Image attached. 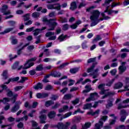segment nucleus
<instances>
[{
    "label": "nucleus",
    "instance_id": "4c0bfd02",
    "mask_svg": "<svg viewBox=\"0 0 129 129\" xmlns=\"http://www.w3.org/2000/svg\"><path fill=\"white\" fill-rule=\"evenodd\" d=\"M91 107H92V104L91 103H87L84 105V109H89V108H91Z\"/></svg>",
    "mask_w": 129,
    "mask_h": 129
},
{
    "label": "nucleus",
    "instance_id": "79ce46f5",
    "mask_svg": "<svg viewBox=\"0 0 129 129\" xmlns=\"http://www.w3.org/2000/svg\"><path fill=\"white\" fill-rule=\"evenodd\" d=\"M56 127L58 129H64V124L63 123H58L56 125Z\"/></svg>",
    "mask_w": 129,
    "mask_h": 129
},
{
    "label": "nucleus",
    "instance_id": "a18cd8bd",
    "mask_svg": "<svg viewBox=\"0 0 129 129\" xmlns=\"http://www.w3.org/2000/svg\"><path fill=\"white\" fill-rule=\"evenodd\" d=\"M69 29V25L68 24H65L62 25V29L63 31H67Z\"/></svg>",
    "mask_w": 129,
    "mask_h": 129
},
{
    "label": "nucleus",
    "instance_id": "e433bc0d",
    "mask_svg": "<svg viewBox=\"0 0 129 129\" xmlns=\"http://www.w3.org/2000/svg\"><path fill=\"white\" fill-rule=\"evenodd\" d=\"M79 70V68H76L74 69H71L70 70V72L72 74H75L77 72H78V71Z\"/></svg>",
    "mask_w": 129,
    "mask_h": 129
},
{
    "label": "nucleus",
    "instance_id": "c85d7f7f",
    "mask_svg": "<svg viewBox=\"0 0 129 129\" xmlns=\"http://www.w3.org/2000/svg\"><path fill=\"white\" fill-rule=\"evenodd\" d=\"M51 76L53 77H60L61 76V73L58 72H53L51 73Z\"/></svg>",
    "mask_w": 129,
    "mask_h": 129
},
{
    "label": "nucleus",
    "instance_id": "bb28decb",
    "mask_svg": "<svg viewBox=\"0 0 129 129\" xmlns=\"http://www.w3.org/2000/svg\"><path fill=\"white\" fill-rule=\"evenodd\" d=\"M16 37L12 36L10 37V39H12V43L13 45H17V44H18V39H15Z\"/></svg>",
    "mask_w": 129,
    "mask_h": 129
},
{
    "label": "nucleus",
    "instance_id": "de8ad7c7",
    "mask_svg": "<svg viewBox=\"0 0 129 129\" xmlns=\"http://www.w3.org/2000/svg\"><path fill=\"white\" fill-rule=\"evenodd\" d=\"M70 125H71V122H66L64 125V129H69V126H70Z\"/></svg>",
    "mask_w": 129,
    "mask_h": 129
},
{
    "label": "nucleus",
    "instance_id": "8fccbe9b",
    "mask_svg": "<svg viewBox=\"0 0 129 129\" xmlns=\"http://www.w3.org/2000/svg\"><path fill=\"white\" fill-rule=\"evenodd\" d=\"M8 92L7 93V96H9V97H12L14 94V93L13 91H10V89H8Z\"/></svg>",
    "mask_w": 129,
    "mask_h": 129
},
{
    "label": "nucleus",
    "instance_id": "49530a36",
    "mask_svg": "<svg viewBox=\"0 0 129 129\" xmlns=\"http://www.w3.org/2000/svg\"><path fill=\"white\" fill-rule=\"evenodd\" d=\"M120 115H128V113H127V112H126V111L124 109L121 110L120 112Z\"/></svg>",
    "mask_w": 129,
    "mask_h": 129
},
{
    "label": "nucleus",
    "instance_id": "9b49d317",
    "mask_svg": "<svg viewBox=\"0 0 129 129\" xmlns=\"http://www.w3.org/2000/svg\"><path fill=\"white\" fill-rule=\"evenodd\" d=\"M39 118L40 119V123H46V119H47V115L46 114H41L39 116Z\"/></svg>",
    "mask_w": 129,
    "mask_h": 129
},
{
    "label": "nucleus",
    "instance_id": "f257e3e1",
    "mask_svg": "<svg viewBox=\"0 0 129 129\" xmlns=\"http://www.w3.org/2000/svg\"><path fill=\"white\" fill-rule=\"evenodd\" d=\"M57 19H50L48 20L46 18H43L42 21L46 25H48L49 28L47 29V31H54L55 28L58 26V23L56 22Z\"/></svg>",
    "mask_w": 129,
    "mask_h": 129
},
{
    "label": "nucleus",
    "instance_id": "6e6552de",
    "mask_svg": "<svg viewBox=\"0 0 129 129\" xmlns=\"http://www.w3.org/2000/svg\"><path fill=\"white\" fill-rule=\"evenodd\" d=\"M81 23H82L81 21L78 20L76 21L75 24L70 25V28H71V29H72L73 30H75L77 28V27H78V26H79V25H80V24H81Z\"/></svg>",
    "mask_w": 129,
    "mask_h": 129
},
{
    "label": "nucleus",
    "instance_id": "9d476101",
    "mask_svg": "<svg viewBox=\"0 0 129 129\" xmlns=\"http://www.w3.org/2000/svg\"><path fill=\"white\" fill-rule=\"evenodd\" d=\"M122 86H123V84L120 82H119L114 84L113 88L114 89H119L120 88H121Z\"/></svg>",
    "mask_w": 129,
    "mask_h": 129
},
{
    "label": "nucleus",
    "instance_id": "a878e982",
    "mask_svg": "<svg viewBox=\"0 0 129 129\" xmlns=\"http://www.w3.org/2000/svg\"><path fill=\"white\" fill-rule=\"evenodd\" d=\"M96 64H97V62H96V63H93L90 68H88L87 69V72L88 73H90V72H92L93 71V70L94 69V68L95 67V65H96Z\"/></svg>",
    "mask_w": 129,
    "mask_h": 129
},
{
    "label": "nucleus",
    "instance_id": "338daca9",
    "mask_svg": "<svg viewBox=\"0 0 129 129\" xmlns=\"http://www.w3.org/2000/svg\"><path fill=\"white\" fill-rule=\"evenodd\" d=\"M22 88H23V86H17V87H16L15 88H14V90H15V91L16 92H17V91H19V90H21V89H22Z\"/></svg>",
    "mask_w": 129,
    "mask_h": 129
},
{
    "label": "nucleus",
    "instance_id": "7c9ffc66",
    "mask_svg": "<svg viewBox=\"0 0 129 129\" xmlns=\"http://www.w3.org/2000/svg\"><path fill=\"white\" fill-rule=\"evenodd\" d=\"M100 40H101L100 35H97L96 38L93 40L92 43L95 44V43H97V41H100Z\"/></svg>",
    "mask_w": 129,
    "mask_h": 129
},
{
    "label": "nucleus",
    "instance_id": "20e7f679",
    "mask_svg": "<svg viewBox=\"0 0 129 129\" xmlns=\"http://www.w3.org/2000/svg\"><path fill=\"white\" fill-rule=\"evenodd\" d=\"M91 16L90 17L91 21H95L98 20L99 16H100V12L98 10H93L91 12Z\"/></svg>",
    "mask_w": 129,
    "mask_h": 129
},
{
    "label": "nucleus",
    "instance_id": "58836bf2",
    "mask_svg": "<svg viewBox=\"0 0 129 129\" xmlns=\"http://www.w3.org/2000/svg\"><path fill=\"white\" fill-rule=\"evenodd\" d=\"M61 104L58 102H56L55 104L51 107L52 109H57L58 107L60 106Z\"/></svg>",
    "mask_w": 129,
    "mask_h": 129
},
{
    "label": "nucleus",
    "instance_id": "bf43d9fd",
    "mask_svg": "<svg viewBox=\"0 0 129 129\" xmlns=\"http://www.w3.org/2000/svg\"><path fill=\"white\" fill-rule=\"evenodd\" d=\"M54 34L55 33L52 32H48L46 33L45 36L46 37H50V36H53Z\"/></svg>",
    "mask_w": 129,
    "mask_h": 129
},
{
    "label": "nucleus",
    "instance_id": "37998d69",
    "mask_svg": "<svg viewBox=\"0 0 129 129\" xmlns=\"http://www.w3.org/2000/svg\"><path fill=\"white\" fill-rule=\"evenodd\" d=\"M114 79H112L110 81H109L107 84H106V86H108L109 87H110L111 85H112L113 82H114Z\"/></svg>",
    "mask_w": 129,
    "mask_h": 129
},
{
    "label": "nucleus",
    "instance_id": "13d9d810",
    "mask_svg": "<svg viewBox=\"0 0 129 129\" xmlns=\"http://www.w3.org/2000/svg\"><path fill=\"white\" fill-rule=\"evenodd\" d=\"M32 125L33 127H37L38 126V123L35 121H31Z\"/></svg>",
    "mask_w": 129,
    "mask_h": 129
},
{
    "label": "nucleus",
    "instance_id": "09e8293b",
    "mask_svg": "<svg viewBox=\"0 0 129 129\" xmlns=\"http://www.w3.org/2000/svg\"><path fill=\"white\" fill-rule=\"evenodd\" d=\"M79 98H76L75 100L72 101V103L73 104V105H76V104H78V103H79Z\"/></svg>",
    "mask_w": 129,
    "mask_h": 129
},
{
    "label": "nucleus",
    "instance_id": "412c9836",
    "mask_svg": "<svg viewBox=\"0 0 129 129\" xmlns=\"http://www.w3.org/2000/svg\"><path fill=\"white\" fill-rule=\"evenodd\" d=\"M30 16H31V14L30 13H27L22 16V18H23V21H24V22H27V21H29V20H30Z\"/></svg>",
    "mask_w": 129,
    "mask_h": 129
},
{
    "label": "nucleus",
    "instance_id": "0e129e2a",
    "mask_svg": "<svg viewBox=\"0 0 129 129\" xmlns=\"http://www.w3.org/2000/svg\"><path fill=\"white\" fill-rule=\"evenodd\" d=\"M112 0H105L104 4H103V6H107V5H109L110 4Z\"/></svg>",
    "mask_w": 129,
    "mask_h": 129
},
{
    "label": "nucleus",
    "instance_id": "c756f323",
    "mask_svg": "<svg viewBox=\"0 0 129 129\" xmlns=\"http://www.w3.org/2000/svg\"><path fill=\"white\" fill-rule=\"evenodd\" d=\"M19 109H20V105H16L13 107H12V108L11 109V111L12 112H16V111H18V110H19Z\"/></svg>",
    "mask_w": 129,
    "mask_h": 129
},
{
    "label": "nucleus",
    "instance_id": "f3484780",
    "mask_svg": "<svg viewBox=\"0 0 129 129\" xmlns=\"http://www.w3.org/2000/svg\"><path fill=\"white\" fill-rule=\"evenodd\" d=\"M73 97V95H72V94L69 93L64 95L63 98L64 100H70V99H71Z\"/></svg>",
    "mask_w": 129,
    "mask_h": 129
},
{
    "label": "nucleus",
    "instance_id": "774afa93",
    "mask_svg": "<svg viewBox=\"0 0 129 129\" xmlns=\"http://www.w3.org/2000/svg\"><path fill=\"white\" fill-rule=\"evenodd\" d=\"M96 59V58L94 57V58H90L88 60V63H92V62H94V61H95V59Z\"/></svg>",
    "mask_w": 129,
    "mask_h": 129
},
{
    "label": "nucleus",
    "instance_id": "aec40b11",
    "mask_svg": "<svg viewBox=\"0 0 129 129\" xmlns=\"http://www.w3.org/2000/svg\"><path fill=\"white\" fill-rule=\"evenodd\" d=\"M33 88L36 90L42 89L43 88V84H42L41 83H38L33 87Z\"/></svg>",
    "mask_w": 129,
    "mask_h": 129
},
{
    "label": "nucleus",
    "instance_id": "dca6fc26",
    "mask_svg": "<svg viewBox=\"0 0 129 129\" xmlns=\"http://www.w3.org/2000/svg\"><path fill=\"white\" fill-rule=\"evenodd\" d=\"M98 71H99V70L97 69L94 71V72L90 73L89 75L90 76H93V78L95 79V78H97V77H98V74H97Z\"/></svg>",
    "mask_w": 129,
    "mask_h": 129
},
{
    "label": "nucleus",
    "instance_id": "72a5a7b5",
    "mask_svg": "<svg viewBox=\"0 0 129 129\" xmlns=\"http://www.w3.org/2000/svg\"><path fill=\"white\" fill-rule=\"evenodd\" d=\"M72 112H69L68 113H66L62 117H60L59 120H62L63 118H66L67 117H69L70 115H72Z\"/></svg>",
    "mask_w": 129,
    "mask_h": 129
},
{
    "label": "nucleus",
    "instance_id": "603ef678",
    "mask_svg": "<svg viewBox=\"0 0 129 129\" xmlns=\"http://www.w3.org/2000/svg\"><path fill=\"white\" fill-rule=\"evenodd\" d=\"M108 9H109V6L106 7V9L105 10L104 13H108V15H111V14H112V11H109L108 10Z\"/></svg>",
    "mask_w": 129,
    "mask_h": 129
},
{
    "label": "nucleus",
    "instance_id": "c03bdc74",
    "mask_svg": "<svg viewBox=\"0 0 129 129\" xmlns=\"http://www.w3.org/2000/svg\"><path fill=\"white\" fill-rule=\"evenodd\" d=\"M10 101V98H4L3 99L0 100V102H3L4 103H7Z\"/></svg>",
    "mask_w": 129,
    "mask_h": 129
},
{
    "label": "nucleus",
    "instance_id": "4d7b16f0",
    "mask_svg": "<svg viewBox=\"0 0 129 129\" xmlns=\"http://www.w3.org/2000/svg\"><path fill=\"white\" fill-rule=\"evenodd\" d=\"M6 84H2L1 86V87H2V88L3 89L2 90H5L8 91V89H8V86H7V85H6Z\"/></svg>",
    "mask_w": 129,
    "mask_h": 129
},
{
    "label": "nucleus",
    "instance_id": "864d4df0",
    "mask_svg": "<svg viewBox=\"0 0 129 129\" xmlns=\"http://www.w3.org/2000/svg\"><path fill=\"white\" fill-rule=\"evenodd\" d=\"M24 106L26 108H32V106L30 105V103H29V102H26L24 104Z\"/></svg>",
    "mask_w": 129,
    "mask_h": 129
},
{
    "label": "nucleus",
    "instance_id": "1a4fd4ad",
    "mask_svg": "<svg viewBox=\"0 0 129 129\" xmlns=\"http://www.w3.org/2000/svg\"><path fill=\"white\" fill-rule=\"evenodd\" d=\"M47 29V27H42V29H36L34 31V36H38L40 33H42V31H43V30H46Z\"/></svg>",
    "mask_w": 129,
    "mask_h": 129
},
{
    "label": "nucleus",
    "instance_id": "2f4dec72",
    "mask_svg": "<svg viewBox=\"0 0 129 129\" xmlns=\"http://www.w3.org/2000/svg\"><path fill=\"white\" fill-rule=\"evenodd\" d=\"M118 69L120 73H123V72L126 70V67L124 66H120Z\"/></svg>",
    "mask_w": 129,
    "mask_h": 129
},
{
    "label": "nucleus",
    "instance_id": "3c124183",
    "mask_svg": "<svg viewBox=\"0 0 129 129\" xmlns=\"http://www.w3.org/2000/svg\"><path fill=\"white\" fill-rule=\"evenodd\" d=\"M26 80H28V78L27 77H21V80L19 81V83H24Z\"/></svg>",
    "mask_w": 129,
    "mask_h": 129
},
{
    "label": "nucleus",
    "instance_id": "e2e57ef3",
    "mask_svg": "<svg viewBox=\"0 0 129 129\" xmlns=\"http://www.w3.org/2000/svg\"><path fill=\"white\" fill-rule=\"evenodd\" d=\"M44 52L45 55H46V56L50 55V51H49V49H44Z\"/></svg>",
    "mask_w": 129,
    "mask_h": 129
},
{
    "label": "nucleus",
    "instance_id": "cd10ccee",
    "mask_svg": "<svg viewBox=\"0 0 129 129\" xmlns=\"http://www.w3.org/2000/svg\"><path fill=\"white\" fill-rule=\"evenodd\" d=\"M13 30H14V28H8L6 29L5 31L1 32L0 35H5V34H7V33H10V32L13 31Z\"/></svg>",
    "mask_w": 129,
    "mask_h": 129
},
{
    "label": "nucleus",
    "instance_id": "ddd939ff",
    "mask_svg": "<svg viewBox=\"0 0 129 129\" xmlns=\"http://www.w3.org/2000/svg\"><path fill=\"white\" fill-rule=\"evenodd\" d=\"M85 90H83L82 93L85 94V93H87L90 92L91 90H92V88L91 87V85H86L85 87Z\"/></svg>",
    "mask_w": 129,
    "mask_h": 129
},
{
    "label": "nucleus",
    "instance_id": "473e14b6",
    "mask_svg": "<svg viewBox=\"0 0 129 129\" xmlns=\"http://www.w3.org/2000/svg\"><path fill=\"white\" fill-rule=\"evenodd\" d=\"M90 96L93 99V100H95V97H98V93L96 92L91 93Z\"/></svg>",
    "mask_w": 129,
    "mask_h": 129
},
{
    "label": "nucleus",
    "instance_id": "5fc2aeb1",
    "mask_svg": "<svg viewBox=\"0 0 129 129\" xmlns=\"http://www.w3.org/2000/svg\"><path fill=\"white\" fill-rule=\"evenodd\" d=\"M127 106L126 105H122L121 104H119L118 105L117 109H121V108H126Z\"/></svg>",
    "mask_w": 129,
    "mask_h": 129
},
{
    "label": "nucleus",
    "instance_id": "f8f14e48",
    "mask_svg": "<svg viewBox=\"0 0 129 129\" xmlns=\"http://www.w3.org/2000/svg\"><path fill=\"white\" fill-rule=\"evenodd\" d=\"M92 23H91V27H93L97 25L100 21H103V18H100L99 19H97L95 20H91Z\"/></svg>",
    "mask_w": 129,
    "mask_h": 129
},
{
    "label": "nucleus",
    "instance_id": "a19ab883",
    "mask_svg": "<svg viewBox=\"0 0 129 129\" xmlns=\"http://www.w3.org/2000/svg\"><path fill=\"white\" fill-rule=\"evenodd\" d=\"M32 17L33 18L37 19V18H39V17H40V13L38 12H34L32 14Z\"/></svg>",
    "mask_w": 129,
    "mask_h": 129
},
{
    "label": "nucleus",
    "instance_id": "f704fd0d",
    "mask_svg": "<svg viewBox=\"0 0 129 129\" xmlns=\"http://www.w3.org/2000/svg\"><path fill=\"white\" fill-rule=\"evenodd\" d=\"M59 21L62 24L64 23H67V22H68V20H67V18L63 17H59Z\"/></svg>",
    "mask_w": 129,
    "mask_h": 129
},
{
    "label": "nucleus",
    "instance_id": "2eb2a0df",
    "mask_svg": "<svg viewBox=\"0 0 129 129\" xmlns=\"http://www.w3.org/2000/svg\"><path fill=\"white\" fill-rule=\"evenodd\" d=\"M19 79H20V78L19 77H17L9 79L8 81V82H5L4 84H9V83L11 82H16L17 81H18Z\"/></svg>",
    "mask_w": 129,
    "mask_h": 129
},
{
    "label": "nucleus",
    "instance_id": "4be33fe9",
    "mask_svg": "<svg viewBox=\"0 0 129 129\" xmlns=\"http://www.w3.org/2000/svg\"><path fill=\"white\" fill-rule=\"evenodd\" d=\"M68 36L67 35H64V34H61L58 37V40L59 41V42H63L66 38H68Z\"/></svg>",
    "mask_w": 129,
    "mask_h": 129
},
{
    "label": "nucleus",
    "instance_id": "0eeeda50",
    "mask_svg": "<svg viewBox=\"0 0 129 129\" xmlns=\"http://www.w3.org/2000/svg\"><path fill=\"white\" fill-rule=\"evenodd\" d=\"M99 112H100V110L99 109L96 110L95 111L91 110L88 112V114H90L93 116H95V117H97L99 115Z\"/></svg>",
    "mask_w": 129,
    "mask_h": 129
},
{
    "label": "nucleus",
    "instance_id": "f03ea898",
    "mask_svg": "<svg viewBox=\"0 0 129 129\" xmlns=\"http://www.w3.org/2000/svg\"><path fill=\"white\" fill-rule=\"evenodd\" d=\"M108 117L107 116H102L99 120V123L95 124V129H101L103 126V121H105Z\"/></svg>",
    "mask_w": 129,
    "mask_h": 129
},
{
    "label": "nucleus",
    "instance_id": "393cba45",
    "mask_svg": "<svg viewBox=\"0 0 129 129\" xmlns=\"http://www.w3.org/2000/svg\"><path fill=\"white\" fill-rule=\"evenodd\" d=\"M54 101L52 100H48L45 102V106L46 107H49V106H51V105H53L54 104Z\"/></svg>",
    "mask_w": 129,
    "mask_h": 129
},
{
    "label": "nucleus",
    "instance_id": "69168bd1",
    "mask_svg": "<svg viewBox=\"0 0 129 129\" xmlns=\"http://www.w3.org/2000/svg\"><path fill=\"white\" fill-rule=\"evenodd\" d=\"M68 90V88L66 87V88L62 89V90H61L60 92H61V93H62V94H64V93H66V92H67Z\"/></svg>",
    "mask_w": 129,
    "mask_h": 129
},
{
    "label": "nucleus",
    "instance_id": "5701e85b",
    "mask_svg": "<svg viewBox=\"0 0 129 129\" xmlns=\"http://www.w3.org/2000/svg\"><path fill=\"white\" fill-rule=\"evenodd\" d=\"M90 126H91V123L90 122H86L84 125L82 126L81 129L89 128Z\"/></svg>",
    "mask_w": 129,
    "mask_h": 129
},
{
    "label": "nucleus",
    "instance_id": "7ed1b4c3",
    "mask_svg": "<svg viewBox=\"0 0 129 129\" xmlns=\"http://www.w3.org/2000/svg\"><path fill=\"white\" fill-rule=\"evenodd\" d=\"M36 60H37V57H36L29 59L24 64L23 69H28V68H31V67L34 65V62H33L36 61Z\"/></svg>",
    "mask_w": 129,
    "mask_h": 129
},
{
    "label": "nucleus",
    "instance_id": "b1692460",
    "mask_svg": "<svg viewBox=\"0 0 129 129\" xmlns=\"http://www.w3.org/2000/svg\"><path fill=\"white\" fill-rule=\"evenodd\" d=\"M29 45H30V43H26L25 45H24L21 48L18 49L17 50V54L18 55H21V54H22V50H24V49H25V48H26V47H27V46H29Z\"/></svg>",
    "mask_w": 129,
    "mask_h": 129
},
{
    "label": "nucleus",
    "instance_id": "4468645a",
    "mask_svg": "<svg viewBox=\"0 0 129 129\" xmlns=\"http://www.w3.org/2000/svg\"><path fill=\"white\" fill-rule=\"evenodd\" d=\"M47 116L49 118H50V119L54 118V117L56 116V111L54 110L50 111L47 114Z\"/></svg>",
    "mask_w": 129,
    "mask_h": 129
},
{
    "label": "nucleus",
    "instance_id": "a211bd4d",
    "mask_svg": "<svg viewBox=\"0 0 129 129\" xmlns=\"http://www.w3.org/2000/svg\"><path fill=\"white\" fill-rule=\"evenodd\" d=\"M76 9H77V4H76V2H72L70 9H71V11H74V10H76Z\"/></svg>",
    "mask_w": 129,
    "mask_h": 129
},
{
    "label": "nucleus",
    "instance_id": "ea45409f",
    "mask_svg": "<svg viewBox=\"0 0 129 129\" xmlns=\"http://www.w3.org/2000/svg\"><path fill=\"white\" fill-rule=\"evenodd\" d=\"M43 64H39L37 66L36 68V71H42L43 69H44V68L43 67Z\"/></svg>",
    "mask_w": 129,
    "mask_h": 129
},
{
    "label": "nucleus",
    "instance_id": "052dcab7",
    "mask_svg": "<svg viewBox=\"0 0 129 129\" xmlns=\"http://www.w3.org/2000/svg\"><path fill=\"white\" fill-rule=\"evenodd\" d=\"M106 94L107 96H113L115 93L114 92H108Z\"/></svg>",
    "mask_w": 129,
    "mask_h": 129
},
{
    "label": "nucleus",
    "instance_id": "6ab92c4d",
    "mask_svg": "<svg viewBox=\"0 0 129 129\" xmlns=\"http://www.w3.org/2000/svg\"><path fill=\"white\" fill-rule=\"evenodd\" d=\"M114 100V99L113 98H110L108 100V104L106 106L107 108H109V107H111L113 105L112 102H113Z\"/></svg>",
    "mask_w": 129,
    "mask_h": 129
},
{
    "label": "nucleus",
    "instance_id": "423d86ee",
    "mask_svg": "<svg viewBox=\"0 0 129 129\" xmlns=\"http://www.w3.org/2000/svg\"><path fill=\"white\" fill-rule=\"evenodd\" d=\"M105 86V84H100L98 86V89H100L101 91L100 92V94H101L102 95H103L104 93H105V92L106 90L104 89V87Z\"/></svg>",
    "mask_w": 129,
    "mask_h": 129
},
{
    "label": "nucleus",
    "instance_id": "c9c22d12",
    "mask_svg": "<svg viewBox=\"0 0 129 129\" xmlns=\"http://www.w3.org/2000/svg\"><path fill=\"white\" fill-rule=\"evenodd\" d=\"M2 76H3L4 79H5V80H6V79H8L9 77V76L8 75V71L7 70L4 71L3 72Z\"/></svg>",
    "mask_w": 129,
    "mask_h": 129
},
{
    "label": "nucleus",
    "instance_id": "680f3d73",
    "mask_svg": "<svg viewBox=\"0 0 129 129\" xmlns=\"http://www.w3.org/2000/svg\"><path fill=\"white\" fill-rule=\"evenodd\" d=\"M53 89V87L51 85H48L46 86L45 89V90H51Z\"/></svg>",
    "mask_w": 129,
    "mask_h": 129
},
{
    "label": "nucleus",
    "instance_id": "6e6d98bb",
    "mask_svg": "<svg viewBox=\"0 0 129 129\" xmlns=\"http://www.w3.org/2000/svg\"><path fill=\"white\" fill-rule=\"evenodd\" d=\"M48 16L49 18H55V17H56L55 12L50 13Z\"/></svg>",
    "mask_w": 129,
    "mask_h": 129
},
{
    "label": "nucleus",
    "instance_id": "39448f33",
    "mask_svg": "<svg viewBox=\"0 0 129 129\" xmlns=\"http://www.w3.org/2000/svg\"><path fill=\"white\" fill-rule=\"evenodd\" d=\"M47 8L48 10H57V11H60V10H61V5L60 4L47 5Z\"/></svg>",
    "mask_w": 129,
    "mask_h": 129
}]
</instances>
